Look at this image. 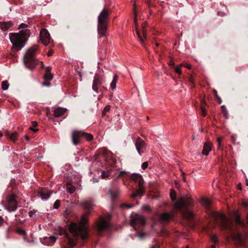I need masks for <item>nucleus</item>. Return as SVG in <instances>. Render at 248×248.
<instances>
[{"mask_svg": "<svg viewBox=\"0 0 248 248\" xmlns=\"http://www.w3.org/2000/svg\"><path fill=\"white\" fill-rule=\"evenodd\" d=\"M84 132L83 131L74 130L72 134V140L73 144L77 145L78 144L80 137L83 136Z\"/></svg>", "mask_w": 248, "mask_h": 248, "instance_id": "ddd939ff", "label": "nucleus"}, {"mask_svg": "<svg viewBox=\"0 0 248 248\" xmlns=\"http://www.w3.org/2000/svg\"><path fill=\"white\" fill-rule=\"evenodd\" d=\"M109 172L108 171H103L102 172L101 176L103 179L106 178L109 175Z\"/></svg>", "mask_w": 248, "mask_h": 248, "instance_id": "ea45409f", "label": "nucleus"}, {"mask_svg": "<svg viewBox=\"0 0 248 248\" xmlns=\"http://www.w3.org/2000/svg\"><path fill=\"white\" fill-rule=\"evenodd\" d=\"M135 144L139 154L141 155L146 148L145 142L141 138L138 137L135 141Z\"/></svg>", "mask_w": 248, "mask_h": 248, "instance_id": "9d476101", "label": "nucleus"}, {"mask_svg": "<svg viewBox=\"0 0 248 248\" xmlns=\"http://www.w3.org/2000/svg\"><path fill=\"white\" fill-rule=\"evenodd\" d=\"M221 141V138H218L217 139V143H218V148L220 146Z\"/></svg>", "mask_w": 248, "mask_h": 248, "instance_id": "864d4df0", "label": "nucleus"}, {"mask_svg": "<svg viewBox=\"0 0 248 248\" xmlns=\"http://www.w3.org/2000/svg\"><path fill=\"white\" fill-rule=\"evenodd\" d=\"M110 106L109 105L106 106L102 112V116L105 117L107 116V113L110 110Z\"/></svg>", "mask_w": 248, "mask_h": 248, "instance_id": "7c9ffc66", "label": "nucleus"}, {"mask_svg": "<svg viewBox=\"0 0 248 248\" xmlns=\"http://www.w3.org/2000/svg\"><path fill=\"white\" fill-rule=\"evenodd\" d=\"M17 232L20 233V234H21L22 235H25L26 232H25L24 230H22V229H19L17 231Z\"/></svg>", "mask_w": 248, "mask_h": 248, "instance_id": "3c124183", "label": "nucleus"}, {"mask_svg": "<svg viewBox=\"0 0 248 248\" xmlns=\"http://www.w3.org/2000/svg\"><path fill=\"white\" fill-rule=\"evenodd\" d=\"M66 111V109L63 108H58L55 109L54 114L56 117H59L63 116Z\"/></svg>", "mask_w": 248, "mask_h": 248, "instance_id": "aec40b11", "label": "nucleus"}, {"mask_svg": "<svg viewBox=\"0 0 248 248\" xmlns=\"http://www.w3.org/2000/svg\"><path fill=\"white\" fill-rule=\"evenodd\" d=\"M93 183H96V182H98V180H97V179L93 178Z\"/></svg>", "mask_w": 248, "mask_h": 248, "instance_id": "0e129e2a", "label": "nucleus"}, {"mask_svg": "<svg viewBox=\"0 0 248 248\" xmlns=\"http://www.w3.org/2000/svg\"><path fill=\"white\" fill-rule=\"evenodd\" d=\"M233 218L235 219V221L236 224L238 225H240L242 224V221L239 217V215L237 212H234L233 213Z\"/></svg>", "mask_w": 248, "mask_h": 248, "instance_id": "c756f323", "label": "nucleus"}, {"mask_svg": "<svg viewBox=\"0 0 248 248\" xmlns=\"http://www.w3.org/2000/svg\"><path fill=\"white\" fill-rule=\"evenodd\" d=\"M82 205L84 208L86 210H89L93 208L94 204L91 200H84L82 202Z\"/></svg>", "mask_w": 248, "mask_h": 248, "instance_id": "6ab92c4d", "label": "nucleus"}, {"mask_svg": "<svg viewBox=\"0 0 248 248\" xmlns=\"http://www.w3.org/2000/svg\"><path fill=\"white\" fill-rule=\"evenodd\" d=\"M56 239L57 238L53 236L46 237L41 239V242L44 245L49 246L53 245L56 241Z\"/></svg>", "mask_w": 248, "mask_h": 248, "instance_id": "2eb2a0df", "label": "nucleus"}, {"mask_svg": "<svg viewBox=\"0 0 248 248\" xmlns=\"http://www.w3.org/2000/svg\"><path fill=\"white\" fill-rule=\"evenodd\" d=\"M222 111L226 118H229V113L225 106H221Z\"/></svg>", "mask_w": 248, "mask_h": 248, "instance_id": "473e14b6", "label": "nucleus"}, {"mask_svg": "<svg viewBox=\"0 0 248 248\" xmlns=\"http://www.w3.org/2000/svg\"><path fill=\"white\" fill-rule=\"evenodd\" d=\"M52 51H49V52H48V53H47V55H48V56H51V55H52Z\"/></svg>", "mask_w": 248, "mask_h": 248, "instance_id": "e2e57ef3", "label": "nucleus"}, {"mask_svg": "<svg viewBox=\"0 0 248 248\" xmlns=\"http://www.w3.org/2000/svg\"><path fill=\"white\" fill-rule=\"evenodd\" d=\"M175 71L176 73L179 74H181V69L178 66H177L175 68Z\"/></svg>", "mask_w": 248, "mask_h": 248, "instance_id": "49530a36", "label": "nucleus"}, {"mask_svg": "<svg viewBox=\"0 0 248 248\" xmlns=\"http://www.w3.org/2000/svg\"><path fill=\"white\" fill-rule=\"evenodd\" d=\"M192 140H195V136L194 135H193L192 136Z\"/></svg>", "mask_w": 248, "mask_h": 248, "instance_id": "774afa93", "label": "nucleus"}, {"mask_svg": "<svg viewBox=\"0 0 248 248\" xmlns=\"http://www.w3.org/2000/svg\"><path fill=\"white\" fill-rule=\"evenodd\" d=\"M213 92H214V95H215V96L217 98L218 97V95H217V92L216 90H213Z\"/></svg>", "mask_w": 248, "mask_h": 248, "instance_id": "bf43d9fd", "label": "nucleus"}, {"mask_svg": "<svg viewBox=\"0 0 248 248\" xmlns=\"http://www.w3.org/2000/svg\"><path fill=\"white\" fill-rule=\"evenodd\" d=\"M28 25L21 23L19 29L20 30L18 33H11L9 34V38L13 44V51H18L24 46L27 38L29 37L30 31L27 29Z\"/></svg>", "mask_w": 248, "mask_h": 248, "instance_id": "f257e3e1", "label": "nucleus"}, {"mask_svg": "<svg viewBox=\"0 0 248 248\" xmlns=\"http://www.w3.org/2000/svg\"><path fill=\"white\" fill-rule=\"evenodd\" d=\"M212 148V144L211 142H205L203 145L202 154L203 155H209V152L211 151Z\"/></svg>", "mask_w": 248, "mask_h": 248, "instance_id": "a211bd4d", "label": "nucleus"}, {"mask_svg": "<svg viewBox=\"0 0 248 248\" xmlns=\"http://www.w3.org/2000/svg\"><path fill=\"white\" fill-rule=\"evenodd\" d=\"M66 190L70 193L72 194L75 191V187L71 184H67L66 186Z\"/></svg>", "mask_w": 248, "mask_h": 248, "instance_id": "c85d7f7f", "label": "nucleus"}, {"mask_svg": "<svg viewBox=\"0 0 248 248\" xmlns=\"http://www.w3.org/2000/svg\"><path fill=\"white\" fill-rule=\"evenodd\" d=\"M83 137H84L88 141H91L93 139V136L92 134L86 132H84V134H83Z\"/></svg>", "mask_w": 248, "mask_h": 248, "instance_id": "c9c22d12", "label": "nucleus"}, {"mask_svg": "<svg viewBox=\"0 0 248 248\" xmlns=\"http://www.w3.org/2000/svg\"><path fill=\"white\" fill-rule=\"evenodd\" d=\"M201 111L202 115L203 116H205L206 114L205 109L202 106L201 107Z\"/></svg>", "mask_w": 248, "mask_h": 248, "instance_id": "de8ad7c7", "label": "nucleus"}, {"mask_svg": "<svg viewBox=\"0 0 248 248\" xmlns=\"http://www.w3.org/2000/svg\"><path fill=\"white\" fill-rule=\"evenodd\" d=\"M109 193L110 194L111 199L113 200L119 196L120 194V190L119 188H118L114 191H112L110 189L109 190Z\"/></svg>", "mask_w": 248, "mask_h": 248, "instance_id": "393cba45", "label": "nucleus"}, {"mask_svg": "<svg viewBox=\"0 0 248 248\" xmlns=\"http://www.w3.org/2000/svg\"><path fill=\"white\" fill-rule=\"evenodd\" d=\"M201 202L203 206L208 207L211 204V201L207 199L203 198L202 199Z\"/></svg>", "mask_w": 248, "mask_h": 248, "instance_id": "cd10ccee", "label": "nucleus"}, {"mask_svg": "<svg viewBox=\"0 0 248 248\" xmlns=\"http://www.w3.org/2000/svg\"><path fill=\"white\" fill-rule=\"evenodd\" d=\"M217 15H218V16H223V15H224V14H223V13H222V12H218L217 13Z\"/></svg>", "mask_w": 248, "mask_h": 248, "instance_id": "052dcab7", "label": "nucleus"}, {"mask_svg": "<svg viewBox=\"0 0 248 248\" xmlns=\"http://www.w3.org/2000/svg\"><path fill=\"white\" fill-rule=\"evenodd\" d=\"M142 34H143V37L145 39H147V31L144 29V25H142Z\"/></svg>", "mask_w": 248, "mask_h": 248, "instance_id": "79ce46f5", "label": "nucleus"}, {"mask_svg": "<svg viewBox=\"0 0 248 248\" xmlns=\"http://www.w3.org/2000/svg\"><path fill=\"white\" fill-rule=\"evenodd\" d=\"M217 99H218V101H219V103H221V99H220V98L218 96V97H217Z\"/></svg>", "mask_w": 248, "mask_h": 248, "instance_id": "69168bd1", "label": "nucleus"}, {"mask_svg": "<svg viewBox=\"0 0 248 248\" xmlns=\"http://www.w3.org/2000/svg\"><path fill=\"white\" fill-rule=\"evenodd\" d=\"M6 135L8 136H9L10 139L14 141H15L16 137H17V133H13L11 134H10L9 133H6Z\"/></svg>", "mask_w": 248, "mask_h": 248, "instance_id": "72a5a7b5", "label": "nucleus"}, {"mask_svg": "<svg viewBox=\"0 0 248 248\" xmlns=\"http://www.w3.org/2000/svg\"><path fill=\"white\" fill-rule=\"evenodd\" d=\"M36 211L33 210H32V211H31L30 212H29V215L30 217H32L33 215L36 213Z\"/></svg>", "mask_w": 248, "mask_h": 248, "instance_id": "8fccbe9b", "label": "nucleus"}, {"mask_svg": "<svg viewBox=\"0 0 248 248\" xmlns=\"http://www.w3.org/2000/svg\"><path fill=\"white\" fill-rule=\"evenodd\" d=\"M9 86V84L7 81H3L1 83V88L3 90H7Z\"/></svg>", "mask_w": 248, "mask_h": 248, "instance_id": "2f4dec72", "label": "nucleus"}, {"mask_svg": "<svg viewBox=\"0 0 248 248\" xmlns=\"http://www.w3.org/2000/svg\"><path fill=\"white\" fill-rule=\"evenodd\" d=\"M52 69V68L51 66H48V67H47L46 69V74H47V73H50V71Z\"/></svg>", "mask_w": 248, "mask_h": 248, "instance_id": "09e8293b", "label": "nucleus"}, {"mask_svg": "<svg viewBox=\"0 0 248 248\" xmlns=\"http://www.w3.org/2000/svg\"><path fill=\"white\" fill-rule=\"evenodd\" d=\"M68 244L70 247H73L76 245L75 242L70 237L67 238Z\"/></svg>", "mask_w": 248, "mask_h": 248, "instance_id": "58836bf2", "label": "nucleus"}, {"mask_svg": "<svg viewBox=\"0 0 248 248\" xmlns=\"http://www.w3.org/2000/svg\"><path fill=\"white\" fill-rule=\"evenodd\" d=\"M185 66L188 69H190L191 68V66L190 64H185Z\"/></svg>", "mask_w": 248, "mask_h": 248, "instance_id": "4d7b16f0", "label": "nucleus"}, {"mask_svg": "<svg viewBox=\"0 0 248 248\" xmlns=\"http://www.w3.org/2000/svg\"><path fill=\"white\" fill-rule=\"evenodd\" d=\"M37 125V123L35 121L32 122V127H30L29 129L32 131H33L34 132H37L38 129L37 128H35Z\"/></svg>", "mask_w": 248, "mask_h": 248, "instance_id": "e433bc0d", "label": "nucleus"}, {"mask_svg": "<svg viewBox=\"0 0 248 248\" xmlns=\"http://www.w3.org/2000/svg\"><path fill=\"white\" fill-rule=\"evenodd\" d=\"M42 84L44 86H49L50 85V83H47V82H43Z\"/></svg>", "mask_w": 248, "mask_h": 248, "instance_id": "13d9d810", "label": "nucleus"}, {"mask_svg": "<svg viewBox=\"0 0 248 248\" xmlns=\"http://www.w3.org/2000/svg\"><path fill=\"white\" fill-rule=\"evenodd\" d=\"M172 217V213H164L160 216V219L162 221H166Z\"/></svg>", "mask_w": 248, "mask_h": 248, "instance_id": "b1692460", "label": "nucleus"}, {"mask_svg": "<svg viewBox=\"0 0 248 248\" xmlns=\"http://www.w3.org/2000/svg\"><path fill=\"white\" fill-rule=\"evenodd\" d=\"M231 237L238 243L241 244L243 243V237L239 233L234 232L231 234Z\"/></svg>", "mask_w": 248, "mask_h": 248, "instance_id": "412c9836", "label": "nucleus"}, {"mask_svg": "<svg viewBox=\"0 0 248 248\" xmlns=\"http://www.w3.org/2000/svg\"><path fill=\"white\" fill-rule=\"evenodd\" d=\"M60 205V200H57L55 202L54 204H53V208L54 209H58Z\"/></svg>", "mask_w": 248, "mask_h": 248, "instance_id": "a19ab883", "label": "nucleus"}, {"mask_svg": "<svg viewBox=\"0 0 248 248\" xmlns=\"http://www.w3.org/2000/svg\"><path fill=\"white\" fill-rule=\"evenodd\" d=\"M53 76L51 73L46 74L44 76V78L46 81H50L53 79Z\"/></svg>", "mask_w": 248, "mask_h": 248, "instance_id": "f704fd0d", "label": "nucleus"}, {"mask_svg": "<svg viewBox=\"0 0 248 248\" xmlns=\"http://www.w3.org/2000/svg\"><path fill=\"white\" fill-rule=\"evenodd\" d=\"M41 62L42 67H44V64L43 62Z\"/></svg>", "mask_w": 248, "mask_h": 248, "instance_id": "338daca9", "label": "nucleus"}, {"mask_svg": "<svg viewBox=\"0 0 248 248\" xmlns=\"http://www.w3.org/2000/svg\"><path fill=\"white\" fill-rule=\"evenodd\" d=\"M193 203V200L190 196L187 195L182 198L175 203V208L177 210L184 208V210L182 211L183 217L187 219H191L193 217L194 215L187 208Z\"/></svg>", "mask_w": 248, "mask_h": 248, "instance_id": "7ed1b4c3", "label": "nucleus"}, {"mask_svg": "<svg viewBox=\"0 0 248 248\" xmlns=\"http://www.w3.org/2000/svg\"><path fill=\"white\" fill-rule=\"evenodd\" d=\"M131 179L136 183H138L139 186H142L143 180L142 176L138 174H133L131 176Z\"/></svg>", "mask_w": 248, "mask_h": 248, "instance_id": "dca6fc26", "label": "nucleus"}, {"mask_svg": "<svg viewBox=\"0 0 248 248\" xmlns=\"http://www.w3.org/2000/svg\"><path fill=\"white\" fill-rule=\"evenodd\" d=\"M7 204L5 206V209L9 211H14L17 207L16 196L15 194L9 195L7 199Z\"/></svg>", "mask_w": 248, "mask_h": 248, "instance_id": "0eeeda50", "label": "nucleus"}, {"mask_svg": "<svg viewBox=\"0 0 248 248\" xmlns=\"http://www.w3.org/2000/svg\"><path fill=\"white\" fill-rule=\"evenodd\" d=\"M122 207H126L127 208H130L133 207L132 204H123L122 205Z\"/></svg>", "mask_w": 248, "mask_h": 248, "instance_id": "a18cd8bd", "label": "nucleus"}, {"mask_svg": "<svg viewBox=\"0 0 248 248\" xmlns=\"http://www.w3.org/2000/svg\"><path fill=\"white\" fill-rule=\"evenodd\" d=\"M102 82V78L101 76L98 74H95L94 77V79L93 84V90L97 93L98 87L100 85Z\"/></svg>", "mask_w": 248, "mask_h": 248, "instance_id": "4468645a", "label": "nucleus"}, {"mask_svg": "<svg viewBox=\"0 0 248 248\" xmlns=\"http://www.w3.org/2000/svg\"><path fill=\"white\" fill-rule=\"evenodd\" d=\"M140 188L138 189L135 193H133L131 195L132 198H136L138 197H141L143 193L142 186H139Z\"/></svg>", "mask_w": 248, "mask_h": 248, "instance_id": "a878e982", "label": "nucleus"}, {"mask_svg": "<svg viewBox=\"0 0 248 248\" xmlns=\"http://www.w3.org/2000/svg\"><path fill=\"white\" fill-rule=\"evenodd\" d=\"M84 132L83 131L74 130L72 134V140L73 144L77 145L78 144L80 137L83 136Z\"/></svg>", "mask_w": 248, "mask_h": 248, "instance_id": "f8f14e48", "label": "nucleus"}, {"mask_svg": "<svg viewBox=\"0 0 248 248\" xmlns=\"http://www.w3.org/2000/svg\"><path fill=\"white\" fill-rule=\"evenodd\" d=\"M148 162H144L141 165V168L143 170H145L148 167Z\"/></svg>", "mask_w": 248, "mask_h": 248, "instance_id": "37998d69", "label": "nucleus"}, {"mask_svg": "<svg viewBox=\"0 0 248 248\" xmlns=\"http://www.w3.org/2000/svg\"><path fill=\"white\" fill-rule=\"evenodd\" d=\"M110 227L108 217H100L97 224V228L99 232L108 230Z\"/></svg>", "mask_w": 248, "mask_h": 248, "instance_id": "1a4fd4ad", "label": "nucleus"}, {"mask_svg": "<svg viewBox=\"0 0 248 248\" xmlns=\"http://www.w3.org/2000/svg\"><path fill=\"white\" fill-rule=\"evenodd\" d=\"M125 173H126V172L125 171H121L120 172V173L119 174V175L116 177V179H118L122 176V174H125Z\"/></svg>", "mask_w": 248, "mask_h": 248, "instance_id": "603ef678", "label": "nucleus"}, {"mask_svg": "<svg viewBox=\"0 0 248 248\" xmlns=\"http://www.w3.org/2000/svg\"><path fill=\"white\" fill-rule=\"evenodd\" d=\"M37 49V46L34 45L31 46L27 50L24 56L25 64L30 69L34 68L37 64V60L35 55Z\"/></svg>", "mask_w": 248, "mask_h": 248, "instance_id": "39448f33", "label": "nucleus"}, {"mask_svg": "<svg viewBox=\"0 0 248 248\" xmlns=\"http://www.w3.org/2000/svg\"><path fill=\"white\" fill-rule=\"evenodd\" d=\"M118 76L117 75H114L113 77L112 81H111L110 83V88L112 90H115L116 88V83L118 81Z\"/></svg>", "mask_w": 248, "mask_h": 248, "instance_id": "bb28decb", "label": "nucleus"}, {"mask_svg": "<svg viewBox=\"0 0 248 248\" xmlns=\"http://www.w3.org/2000/svg\"><path fill=\"white\" fill-rule=\"evenodd\" d=\"M170 66H173L174 65V63L172 60H170L169 63Z\"/></svg>", "mask_w": 248, "mask_h": 248, "instance_id": "6e6d98bb", "label": "nucleus"}, {"mask_svg": "<svg viewBox=\"0 0 248 248\" xmlns=\"http://www.w3.org/2000/svg\"><path fill=\"white\" fill-rule=\"evenodd\" d=\"M88 218L86 215H84L81 217V220L79 224L75 223L70 224L69 227L70 232L76 237H81L82 239H86L88 236V231L86 223Z\"/></svg>", "mask_w": 248, "mask_h": 248, "instance_id": "f03ea898", "label": "nucleus"}, {"mask_svg": "<svg viewBox=\"0 0 248 248\" xmlns=\"http://www.w3.org/2000/svg\"><path fill=\"white\" fill-rule=\"evenodd\" d=\"M213 216L215 219L220 222L223 228L231 230L230 221L227 218L224 214L218 212L214 214Z\"/></svg>", "mask_w": 248, "mask_h": 248, "instance_id": "6e6552de", "label": "nucleus"}, {"mask_svg": "<svg viewBox=\"0 0 248 248\" xmlns=\"http://www.w3.org/2000/svg\"><path fill=\"white\" fill-rule=\"evenodd\" d=\"M135 9H134V23H135V28H136V33H137V34L139 38V40H140V43L141 44H143L144 43V40L143 39L141 38L140 35V32H139V29H138V23H137V14L136 13V12L135 11Z\"/></svg>", "mask_w": 248, "mask_h": 248, "instance_id": "4be33fe9", "label": "nucleus"}, {"mask_svg": "<svg viewBox=\"0 0 248 248\" xmlns=\"http://www.w3.org/2000/svg\"><path fill=\"white\" fill-rule=\"evenodd\" d=\"M170 197L172 201L175 200L176 198V192L173 189H171L170 193Z\"/></svg>", "mask_w": 248, "mask_h": 248, "instance_id": "4c0bfd02", "label": "nucleus"}, {"mask_svg": "<svg viewBox=\"0 0 248 248\" xmlns=\"http://www.w3.org/2000/svg\"><path fill=\"white\" fill-rule=\"evenodd\" d=\"M2 222H3V219L1 217H0V225H1L2 224Z\"/></svg>", "mask_w": 248, "mask_h": 248, "instance_id": "680f3d73", "label": "nucleus"}, {"mask_svg": "<svg viewBox=\"0 0 248 248\" xmlns=\"http://www.w3.org/2000/svg\"><path fill=\"white\" fill-rule=\"evenodd\" d=\"M13 25V23L11 21L8 22H0V27L1 29L4 31L7 30Z\"/></svg>", "mask_w": 248, "mask_h": 248, "instance_id": "5701e85b", "label": "nucleus"}, {"mask_svg": "<svg viewBox=\"0 0 248 248\" xmlns=\"http://www.w3.org/2000/svg\"><path fill=\"white\" fill-rule=\"evenodd\" d=\"M51 194L52 192L46 189H43L38 192V195L43 200H47Z\"/></svg>", "mask_w": 248, "mask_h": 248, "instance_id": "f3484780", "label": "nucleus"}, {"mask_svg": "<svg viewBox=\"0 0 248 248\" xmlns=\"http://www.w3.org/2000/svg\"><path fill=\"white\" fill-rule=\"evenodd\" d=\"M130 223L133 227H143L146 223V219L142 215L132 213L131 215Z\"/></svg>", "mask_w": 248, "mask_h": 248, "instance_id": "423d86ee", "label": "nucleus"}, {"mask_svg": "<svg viewBox=\"0 0 248 248\" xmlns=\"http://www.w3.org/2000/svg\"><path fill=\"white\" fill-rule=\"evenodd\" d=\"M211 240L214 243H217L218 241V238L217 236L213 235L211 237Z\"/></svg>", "mask_w": 248, "mask_h": 248, "instance_id": "c03bdc74", "label": "nucleus"}, {"mask_svg": "<svg viewBox=\"0 0 248 248\" xmlns=\"http://www.w3.org/2000/svg\"><path fill=\"white\" fill-rule=\"evenodd\" d=\"M40 40L45 46H47L50 42L49 34L46 29H43L40 32Z\"/></svg>", "mask_w": 248, "mask_h": 248, "instance_id": "9b49d317", "label": "nucleus"}, {"mask_svg": "<svg viewBox=\"0 0 248 248\" xmlns=\"http://www.w3.org/2000/svg\"><path fill=\"white\" fill-rule=\"evenodd\" d=\"M110 11L108 8H104L98 16V33L100 37L105 35L108 23V17Z\"/></svg>", "mask_w": 248, "mask_h": 248, "instance_id": "20e7f679", "label": "nucleus"}, {"mask_svg": "<svg viewBox=\"0 0 248 248\" xmlns=\"http://www.w3.org/2000/svg\"><path fill=\"white\" fill-rule=\"evenodd\" d=\"M242 204L246 207H248V202H243Z\"/></svg>", "mask_w": 248, "mask_h": 248, "instance_id": "5fc2aeb1", "label": "nucleus"}]
</instances>
